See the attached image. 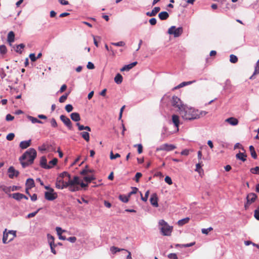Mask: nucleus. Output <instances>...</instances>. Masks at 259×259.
<instances>
[{
    "label": "nucleus",
    "instance_id": "obj_1",
    "mask_svg": "<svg viewBox=\"0 0 259 259\" xmlns=\"http://www.w3.org/2000/svg\"><path fill=\"white\" fill-rule=\"evenodd\" d=\"M36 155V151L34 148H31L26 151L19 159L22 167L25 168L32 164Z\"/></svg>",
    "mask_w": 259,
    "mask_h": 259
},
{
    "label": "nucleus",
    "instance_id": "obj_2",
    "mask_svg": "<svg viewBox=\"0 0 259 259\" xmlns=\"http://www.w3.org/2000/svg\"><path fill=\"white\" fill-rule=\"evenodd\" d=\"M180 114L185 120H194L200 117L198 110H195L194 108H189L185 106L180 111Z\"/></svg>",
    "mask_w": 259,
    "mask_h": 259
},
{
    "label": "nucleus",
    "instance_id": "obj_3",
    "mask_svg": "<svg viewBox=\"0 0 259 259\" xmlns=\"http://www.w3.org/2000/svg\"><path fill=\"white\" fill-rule=\"evenodd\" d=\"M183 32V29L182 27L176 28L175 26H171L168 30V33L174 35V37H177L180 36Z\"/></svg>",
    "mask_w": 259,
    "mask_h": 259
},
{
    "label": "nucleus",
    "instance_id": "obj_4",
    "mask_svg": "<svg viewBox=\"0 0 259 259\" xmlns=\"http://www.w3.org/2000/svg\"><path fill=\"white\" fill-rule=\"evenodd\" d=\"M171 105L176 108H178L179 111L185 106L182 104V102L180 98L177 96H173L171 100Z\"/></svg>",
    "mask_w": 259,
    "mask_h": 259
},
{
    "label": "nucleus",
    "instance_id": "obj_5",
    "mask_svg": "<svg viewBox=\"0 0 259 259\" xmlns=\"http://www.w3.org/2000/svg\"><path fill=\"white\" fill-rule=\"evenodd\" d=\"M257 198V195L254 193H249L246 196V202L244 205L245 209H247L251 204L253 203Z\"/></svg>",
    "mask_w": 259,
    "mask_h": 259
},
{
    "label": "nucleus",
    "instance_id": "obj_6",
    "mask_svg": "<svg viewBox=\"0 0 259 259\" xmlns=\"http://www.w3.org/2000/svg\"><path fill=\"white\" fill-rule=\"evenodd\" d=\"M58 195L54 192V189H51V191H46L45 192V198L49 201H53L57 198Z\"/></svg>",
    "mask_w": 259,
    "mask_h": 259
},
{
    "label": "nucleus",
    "instance_id": "obj_7",
    "mask_svg": "<svg viewBox=\"0 0 259 259\" xmlns=\"http://www.w3.org/2000/svg\"><path fill=\"white\" fill-rule=\"evenodd\" d=\"M176 147L172 144H164L157 148L156 151H170L175 149Z\"/></svg>",
    "mask_w": 259,
    "mask_h": 259
},
{
    "label": "nucleus",
    "instance_id": "obj_8",
    "mask_svg": "<svg viewBox=\"0 0 259 259\" xmlns=\"http://www.w3.org/2000/svg\"><path fill=\"white\" fill-rule=\"evenodd\" d=\"M67 181L65 182L62 178H58L56 182V187L59 189H64L67 188Z\"/></svg>",
    "mask_w": 259,
    "mask_h": 259
},
{
    "label": "nucleus",
    "instance_id": "obj_9",
    "mask_svg": "<svg viewBox=\"0 0 259 259\" xmlns=\"http://www.w3.org/2000/svg\"><path fill=\"white\" fill-rule=\"evenodd\" d=\"M48 239L49 244L51 248V252L53 254H56V251L55 249V247L57 246V245H56L54 243V237L50 234H48Z\"/></svg>",
    "mask_w": 259,
    "mask_h": 259
},
{
    "label": "nucleus",
    "instance_id": "obj_10",
    "mask_svg": "<svg viewBox=\"0 0 259 259\" xmlns=\"http://www.w3.org/2000/svg\"><path fill=\"white\" fill-rule=\"evenodd\" d=\"M61 120L69 130H71L72 127V122L70 119L64 115H61L60 116Z\"/></svg>",
    "mask_w": 259,
    "mask_h": 259
},
{
    "label": "nucleus",
    "instance_id": "obj_11",
    "mask_svg": "<svg viewBox=\"0 0 259 259\" xmlns=\"http://www.w3.org/2000/svg\"><path fill=\"white\" fill-rule=\"evenodd\" d=\"M9 177L10 179H13L14 177H17L19 175V171L16 170L15 168L11 166L8 169Z\"/></svg>",
    "mask_w": 259,
    "mask_h": 259
},
{
    "label": "nucleus",
    "instance_id": "obj_12",
    "mask_svg": "<svg viewBox=\"0 0 259 259\" xmlns=\"http://www.w3.org/2000/svg\"><path fill=\"white\" fill-rule=\"evenodd\" d=\"M160 230L164 236H169L171 232L172 227L168 225L164 227H161Z\"/></svg>",
    "mask_w": 259,
    "mask_h": 259
},
{
    "label": "nucleus",
    "instance_id": "obj_13",
    "mask_svg": "<svg viewBox=\"0 0 259 259\" xmlns=\"http://www.w3.org/2000/svg\"><path fill=\"white\" fill-rule=\"evenodd\" d=\"M40 166L45 169H50L52 166L47 164V160L45 156H42L40 160Z\"/></svg>",
    "mask_w": 259,
    "mask_h": 259
},
{
    "label": "nucleus",
    "instance_id": "obj_14",
    "mask_svg": "<svg viewBox=\"0 0 259 259\" xmlns=\"http://www.w3.org/2000/svg\"><path fill=\"white\" fill-rule=\"evenodd\" d=\"M150 201L151 204L154 207H157L158 206V197L156 193H153L151 195Z\"/></svg>",
    "mask_w": 259,
    "mask_h": 259
},
{
    "label": "nucleus",
    "instance_id": "obj_15",
    "mask_svg": "<svg viewBox=\"0 0 259 259\" xmlns=\"http://www.w3.org/2000/svg\"><path fill=\"white\" fill-rule=\"evenodd\" d=\"M11 47L14 49V50L16 52L19 54H21L22 53L23 50L25 47V45L23 44H20L17 45H12V46Z\"/></svg>",
    "mask_w": 259,
    "mask_h": 259
},
{
    "label": "nucleus",
    "instance_id": "obj_16",
    "mask_svg": "<svg viewBox=\"0 0 259 259\" xmlns=\"http://www.w3.org/2000/svg\"><path fill=\"white\" fill-rule=\"evenodd\" d=\"M67 188H68V190L72 192H76L79 191L80 190V187L79 185L76 184H69V182H67Z\"/></svg>",
    "mask_w": 259,
    "mask_h": 259
},
{
    "label": "nucleus",
    "instance_id": "obj_17",
    "mask_svg": "<svg viewBox=\"0 0 259 259\" xmlns=\"http://www.w3.org/2000/svg\"><path fill=\"white\" fill-rule=\"evenodd\" d=\"M31 140L27 141H23L20 143L19 147L22 149H25L29 147L31 145Z\"/></svg>",
    "mask_w": 259,
    "mask_h": 259
},
{
    "label": "nucleus",
    "instance_id": "obj_18",
    "mask_svg": "<svg viewBox=\"0 0 259 259\" xmlns=\"http://www.w3.org/2000/svg\"><path fill=\"white\" fill-rule=\"evenodd\" d=\"M15 40V33L13 31H11L8 33L7 36V41L10 46H12V43Z\"/></svg>",
    "mask_w": 259,
    "mask_h": 259
},
{
    "label": "nucleus",
    "instance_id": "obj_19",
    "mask_svg": "<svg viewBox=\"0 0 259 259\" xmlns=\"http://www.w3.org/2000/svg\"><path fill=\"white\" fill-rule=\"evenodd\" d=\"M137 64V62H134L127 65H124L122 68L120 69L121 71H129L130 69L133 68Z\"/></svg>",
    "mask_w": 259,
    "mask_h": 259
},
{
    "label": "nucleus",
    "instance_id": "obj_20",
    "mask_svg": "<svg viewBox=\"0 0 259 259\" xmlns=\"http://www.w3.org/2000/svg\"><path fill=\"white\" fill-rule=\"evenodd\" d=\"M172 122L175 126L177 127V131H179V126L180 124L179 117L177 115L174 114L172 115Z\"/></svg>",
    "mask_w": 259,
    "mask_h": 259
},
{
    "label": "nucleus",
    "instance_id": "obj_21",
    "mask_svg": "<svg viewBox=\"0 0 259 259\" xmlns=\"http://www.w3.org/2000/svg\"><path fill=\"white\" fill-rule=\"evenodd\" d=\"M160 8L159 7H155L151 12H147L146 14L149 17L155 16L159 12Z\"/></svg>",
    "mask_w": 259,
    "mask_h": 259
},
{
    "label": "nucleus",
    "instance_id": "obj_22",
    "mask_svg": "<svg viewBox=\"0 0 259 259\" xmlns=\"http://www.w3.org/2000/svg\"><path fill=\"white\" fill-rule=\"evenodd\" d=\"M225 121L231 124V125L235 126L238 124V120L235 117H229L225 120Z\"/></svg>",
    "mask_w": 259,
    "mask_h": 259
},
{
    "label": "nucleus",
    "instance_id": "obj_23",
    "mask_svg": "<svg viewBox=\"0 0 259 259\" xmlns=\"http://www.w3.org/2000/svg\"><path fill=\"white\" fill-rule=\"evenodd\" d=\"M80 181L79 178L78 176H74L72 179L71 178L69 179L67 182H69L70 185L76 184L79 185Z\"/></svg>",
    "mask_w": 259,
    "mask_h": 259
},
{
    "label": "nucleus",
    "instance_id": "obj_24",
    "mask_svg": "<svg viewBox=\"0 0 259 259\" xmlns=\"http://www.w3.org/2000/svg\"><path fill=\"white\" fill-rule=\"evenodd\" d=\"M195 82H196L195 80H193L189 81H184V82H181L180 84H179L177 87H176L174 89H180L181 88H183V87H184L185 86L191 84L192 83H194Z\"/></svg>",
    "mask_w": 259,
    "mask_h": 259
},
{
    "label": "nucleus",
    "instance_id": "obj_25",
    "mask_svg": "<svg viewBox=\"0 0 259 259\" xmlns=\"http://www.w3.org/2000/svg\"><path fill=\"white\" fill-rule=\"evenodd\" d=\"M247 155L245 153L239 152L236 155L237 159H239L243 162L246 160Z\"/></svg>",
    "mask_w": 259,
    "mask_h": 259
},
{
    "label": "nucleus",
    "instance_id": "obj_26",
    "mask_svg": "<svg viewBox=\"0 0 259 259\" xmlns=\"http://www.w3.org/2000/svg\"><path fill=\"white\" fill-rule=\"evenodd\" d=\"M25 185L28 189H31L35 186V183L34 180L31 178H28L27 179Z\"/></svg>",
    "mask_w": 259,
    "mask_h": 259
},
{
    "label": "nucleus",
    "instance_id": "obj_27",
    "mask_svg": "<svg viewBox=\"0 0 259 259\" xmlns=\"http://www.w3.org/2000/svg\"><path fill=\"white\" fill-rule=\"evenodd\" d=\"M71 119L76 122H78L80 120V116L78 113L73 112L70 114Z\"/></svg>",
    "mask_w": 259,
    "mask_h": 259
},
{
    "label": "nucleus",
    "instance_id": "obj_28",
    "mask_svg": "<svg viewBox=\"0 0 259 259\" xmlns=\"http://www.w3.org/2000/svg\"><path fill=\"white\" fill-rule=\"evenodd\" d=\"M158 17L160 20H166L168 18L169 14L166 11H162V12H161L160 13H159Z\"/></svg>",
    "mask_w": 259,
    "mask_h": 259
},
{
    "label": "nucleus",
    "instance_id": "obj_29",
    "mask_svg": "<svg viewBox=\"0 0 259 259\" xmlns=\"http://www.w3.org/2000/svg\"><path fill=\"white\" fill-rule=\"evenodd\" d=\"M27 118L32 123H40V124H42L43 123V122L42 121L38 119L37 118H36L35 117L31 116L30 115H28L27 116Z\"/></svg>",
    "mask_w": 259,
    "mask_h": 259
},
{
    "label": "nucleus",
    "instance_id": "obj_30",
    "mask_svg": "<svg viewBox=\"0 0 259 259\" xmlns=\"http://www.w3.org/2000/svg\"><path fill=\"white\" fill-rule=\"evenodd\" d=\"M123 80V77L120 73H117L114 77V81L118 84H120Z\"/></svg>",
    "mask_w": 259,
    "mask_h": 259
},
{
    "label": "nucleus",
    "instance_id": "obj_31",
    "mask_svg": "<svg viewBox=\"0 0 259 259\" xmlns=\"http://www.w3.org/2000/svg\"><path fill=\"white\" fill-rule=\"evenodd\" d=\"M81 137L87 142L90 141V134L88 132H82L80 133Z\"/></svg>",
    "mask_w": 259,
    "mask_h": 259
},
{
    "label": "nucleus",
    "instance_id": "obj_32",
    "mask_svg": "<svg viewBox=\"0 0 259 259\" xmlns=\"http://www.w3.org/2000/svg\"><path fill=\"white\" fill-rule=\"evenodd\" d=\"M190 221V218L188 217L181 219L178 222V225L179 226H182L186 224H187Z\"/></svg>",
    "mask_w": 259,
    "mask_h": 259
},
{
    "label": "nucleus",
    "instance_id": "obj_33",
    "mask_svg": "<svg viewBox=\"0 0 259 259\" xmlns=\"http://www.w3.org/2000/svg\"><path fill=\"white\" fill-rule=\"evenodd\" d=\"M249 150L250 152V154H251V157L253 159H256L257 155L256 153V152L255 151V149H254V147L252 145H250L249 146Z\"/></svg>",
    "mask_w": 259,
    "mask_h": 259
},
{
    "label": "nucleus",
    "instance_id": "obj_34",
    "mask_svg": "<svg viewBox=\"0 0 259 259\" xmlns=\"http://www.w3.org/2000/svg\"><path fill=\"white\" fill-rule=\"evenodd\" d=\"M8 235H9V233H8V232H7V229H6L3 233V243L7 244L10 242V241H9V240L8 241Z\"/></svg>",
    "mask_w": 259,
    "mask_h": 259
},
{
    "label": "nucleus",
    "instance_id": "obj_35",
    "mask_svg": "<svg viewBox=\"0 0 259 259\" xmlns=\"http://www.w3.org/2000/svg\"><path fill=\"white\" fill-rule=\"evenodd\" d=\"M202 161H199V162L196 164L195 171H197L199 173H200L201 171H203V169H202Z\"/></svg>",
    "mask_w": 259,
    "mask_h": 259
},
{
    "label": "nucleus",
    "instance_id": "obj_36",
    "mask_svg": "<svg viewBox=\"0 0 259 259\" xmlns=\"http://www.w3.org/2000/svg\"><path fill=\"white\" fill-rule=\"evenodd\" d=\"M129 198L128 195L121 194L119 196V200L124 203H127L129 200Z\"/></svg>",
    "mask_w": 259,
    "mask_h": 259
},
{
    "label": "nucleus",
    "instance_id": "obj_37",
    "mask_svg": "<svg viewBox=\"0 0 259 259\" xmlns=\"http://www.w3.org/2000/svg\"><path fill=\"white\" fill-rule=\"evenodd\" d=\"M12 197L17 201H20L22 199V193H15L12 194Z\"/></svg>",
    "mask_w": 259,
    "mask_h": 259
},
{
    "label": "nucleus",
    "instance_id": "obj_38",
    "mask_svg": "<svg viewBox=\"0 0 259 259\" xmlns=\"http://www.w3.org/2000/svg\"><path fill=\"white\" fill-rule=\"evenodd\" d=\"M94 171V170L91 169H88V166H85V168L82 169L80 172V174L81 175H85L88 173H92Z\"/></svg>",
    "mask_w": 259,
    "mask_h": 259
},
{
    "label": "nucleus",
    "instance_id": "obj_39",
    "mask_svg": "<svg viewBox=\"0 0 259 259\" xmlns=\"http://www.w3.org/2000/svg\"><path fill=\"white\" fill-rule=\"evenodd\" d=\"M95 177L94 176H85L84 178H83V180L84 181H85L86 182H87V183H91L93 180H95Z\"/></svg>",
    "mask_w": 259,
    "mask_h": 259
},
{
    "label": "nucleus",
    "instance_id": "obj_40",
    "mask_svg": "<svg viewBox=\"0 0 259 259\" xmlns=\"http://www.w3.org/2000/svg\"><path fill=\"white\" fill-rule=\"evenodd\" d=\"M7 52V49L5 45H2L0 46V54L2 55H5Z\"/></svg>",
    "mask_w": 259,
    "mask_h": 259
},
{
    "label": "nucleus",
    "instance_id": "obj_41",
    "mask_svg": "<svg viewBox=\"0 0 259 259\" xmlns=\"http://www.w3.org/2000/svg\"><path fill=\"white\" fill-rule=\"evenodd\" d=\"M230 61L232 63H236L238 61L237 57L233 54H231L230 56Z\"/></svg>",
    "mask_w": 259,
    "mask_h": 259
},
{
    "label": "nucleus",
    "instance_id": "obj_42",
    "mask_svg": "<svg viewBox=\"0 0 259 259\" xmlns=\"http://www.w3.org/2000/svg\"><path fill=\"white\" fill-rule=\"evenodd\" d=\"M69 94V92L68 93H66L65 94L61 96L59 99V101L60 103H63L67 99L68 96Z\"/></svg>",
    "mask_w": 259,
    "mask_h": 259
},
{
    "label": "nucleus",
    "instance_id": "obj_43",
    "mask_svg": "<svg viewBox=\"0 0 259 259\" xmlns=\"http://www.w3.org/2000/svg\"><path fill=\"white\" fill-rule=\"evenodd\" d=\"M8 232L9 234L12 235V238H10V239L9 240V241H11L14 239L15 237H16V231L9 230Z\"/></svg>",
    "mask_w": 259,
    "mask_h": 259
},
{
    "label": "nucleus",
    "instance_id": "obj_44",
    "mask_svg": "<svg viewBox=\"0 0 259 259\" xmlns=\"http://www.w3.org/2000/svg\"><path fill=\"white\" fill-rule=\"evenodd\" d=\"M48 146H47V144L44 143L41 146H39L38 149L41 152L45 151L48 150Z\"/></svg>",
    "mask_w": 259,
    "mask_h": 259
},
{
    "label": "nucleus",
    "instance_id": "obj_45",
    "mask_svg": "<svg viewBox=\"0 0 259 259\" xmlns=\"http://www.w3.org/2000/svg\"><path fill=\"white\" fill-rule=\"evenodd\" d=\"M111 45L116 47H123L125 46V44L124 41H120L117 42H111Z\"/></svg>",
    "mask_w": 259,
    "mask_h": 259
},
{
    "label": "nucleus",
    "instance_id": "obj_46",
    "mask_svg": "<svg viewBox=\"0 0 259 259\" xmlns=\"http://www.w3.org/2000/svg\"><path fill=\"white\" fill-rule=\"evenodd\" d=\"M141 194V199L143 201H145L146 202L147 199H148V196H149V191L148 190L146 192L145 194V196L143 197V195H142V194L141 193H140Z\"/></svg>",
    "mask_w": 259,
    "mask_h": 259
},
{
    "label": "nucleus",
    "instance_id": "obj_47",
    "mask_svg": "<svg viewBox=\"0 0 259 259\" xmlns=\"http://www.w3.org/2000/svg\"><path fill=\"white\" fill-rule=\"evenodd\" d=\"M40 208H38L36 211L29 213L26 217V218L29 219L32 217H34L36 215V214L38 213V212L40 210Z\"/></svg>",
    "mask_w": 259,
    "mask_h": 259
},
{
    "label": "nucleus",
    "instance_id": "obj_48",
    "mask_svg": "<svg viewBox=\"0 0 259 259\" xmlns=\"http://www.w3.org/2000/svg\"><path fill=\"white\" fill-rule=\"evenodd\" d=\"M120 157V155L119 153H116L114 154L112 151L110 152V158L111 159H115L116 158H118Z\"/></svg>",
    "mask_w": 259,
    "mask_h": 259
},
{
    "label": "nucleus",
    "instance_id": "obj_49",
    "mask_svg": "<svg viewBox=\"0 0 259 259\" xmlns=\"http://www.w3.org/2000/svg\"><path fill=\"white\" fill-rule=\"evenodd\" d=\"M70 175L67 171H63L59 175V177L63 179L65 177H67L68 179L70 178Z\"/></svg>",
    "mask_w": 259,
    "mask_h": 259
},
{
    "label": "nucleus",
    "instance_id": "obj_50",
    "mask_svg": "<svg viewBox=\"0 0 259 259\" xmlns=\"http://www.w3.org/2000/svg\"><path fill=\"white\" fill-rule=\"evenodd\" d=\"M58 161V159L56 158H53L52 160L49 161V163L48 165H50L52 166V168L57 164Z\"/></svg>",
    "mask_w": 259,
    "mask_h": 259
},
{
    "label": "nucleus",
    "instance_id": "obj_51",
    "mask_svg": "<svg viewBox=\"0 0 259 259\" xmlns=\"http://www.w3.org/2000/svg\"><path fill=\"white\" fill-rule=\"evenodd\" d=\"M50 123H51V126L53 127L56 128L58 126V124L57 123V121L54 118H52V119H51Z\"/></svg>",
    "mask_w": 259,
    "mask_h": 259
},
{
    "label": "nucleus",
    "instance_id": "obj_52",
    "mask_svg": "<svg viewBox=\"0 0 259 259\" xmlns=\"http://www.w3.org/2000/svg\"><path fill=\"white\" fill-rule=\"evenodd\" d=\"M132 191L128 193L127 195L129 197H130L132 195L136 194L138 191V189L137 187H132Z\"/></svg>",
    "mask_w": 259,
    "mask_h": 259
},
{
    "label": "nucleus",
    "instance_id": "obj_53",
    "mask_svg": "<svg viewBox=\"0 0 259 259\" xmlns=\"http://www.w3.org/2000/svg\"><path fill=\"white\" fill-rule=\"evenodd\" d=\"M250 172L253 174L259 175V166H256L250 169Z\"/></svg>",
    "mask_w": 259,
    "mask_h": 259
},
{
    "label": "nucleus",
    "instance_id": "obj_54",
    "mask_svg": "<svg viewBox=\"0 0 259 259\" xmlns=\"http://www.w3.org/2000/svg\"><path fill=\"white\" fill-rule=\"evenodd\" d=\"M259 73V60L256 63V65L253 72V75Z\"/></svg>",
    "mask_w": 259,
    "mask_h": 259
},
{
    "label": "nucleus",
    "instance_id": "obj_55",
    "mask_svg": "<svg viewBox=\"0 0 259 259\" xmlns=\"http://www.w3.org/2000/svg\"><path fill=\"white\" fill-rule=\"evenodd\" d=\"M122 249H120L117 247L112 246L110 248V250L113 253H115L117 252L120 251Z\"/></svg>",
    "mask_w": 259,
    "mask_h": 259
},
{
    "label": "nucleus",
    "instance_id": "obj_56",
    "mask_svg": "<svg viewBox=\"0 0 259 259\" xmlns=\"http://www.w3.org/2000/svg\"><path fill=\"white\" fill-rule=\"evenodd\" d=\"M212 227H209L207 229H205V228H203V229H202L201 230V232L203 234H208V232L211 230H212Z\"/></svg>",
    "mask_w": 259,
    "mask_h": 259
},
{
    "label": "nucleus",
    "instance_id": "obj_57",
    "mask_svg": "<svg viewBox=\"0 0 259 259\" xmlns=\"http://www.w3.org/2000/svg\"><path fill=\"white\" fill-rule=\"evenodd\" d=\"M105 48L107 51H110L111 52L112 55H113V56L115 55V54L116 53V51L113 50V49H112V47H109L106 44L105 46Z\"/></svg>",
    "mask_w": 259,
    "mask_h": 259
},
{
    "label": "nucleus",
    "instance_id": "obj_58",
    "mask_svg": "<svg viewBox=\"0 0 259 259\" xmlns=\"http://www.w3.org/2000/svg\"><path fill=\"white\" fill-rule=\"evenodd\" d=\"M14 137H15V135H14V133H11L9 134L7 136V137H6V139H7V140H8V141H12V140H13L14 139Z\"/></svg>",
    "mask_w": 259,
    "mask_h": 259
},
{
    "label": "nucleus",
    "instance_id": "obj_59",
    "mask_svg": "<svg viewBox=\"0 0 259 259\" xmlns=\"http://www.w3.org/2000/svg\"><path fill=\"white\" fill-rule=\"evenodd\" d=\"M142 176V174L141 173V172H137L136 175H135V178H134V180L136 182H138L139 181V179Z\"/></svg>",
    "mask_w": 259,
    "mask_h": 259
},
{
    "label": "nucleus",
    "instance_id": "obj_60",
    "mask_svg": "<svg viewBox=\"0 0 259 259\" xmlns=\"http://www.w3.org/2000/svg\"><path fill=\"white\" fill-rule=\"evenodd\" d=\"M254 217L257 220L259 221V206L254 210Z\"/></svg>",
    "mask_w": 259,
    "mask_h": 259
},
{
    "label": "nucleus",
    "instance_id": "obj_61",
    "mask_svg": "<svg viewBox=\"0 0 259 259\" xmlns=\"http://www.w3.org/2000/svg\"><path fill=\"white\" fill-rule=\"evenodd\" d=\"M65 108L67 112H70L73 109V106L71 104L66 105Z\"/></svg>",
    "mask_w": 259,
    "mask_h": 259
},
{
    "label": "nucleus",
    "instance_id": "obj_62",
    "mask_svg": "<svg viewBox=\"0 0 259 259\" xmlns=\"http://www.w3.org/2000/svg\"><path fill=\"white\" fill-rule=\"evenodd\" d=\"M168 257L169 259H178L177 254L175 253H171L168 255Z\"/></svg>",
    "mask_w": 259,
    "mask_h": 259
},
{
    "label": "nucleus",
    "instance_id": "obj_63",
    "mask_svg": "<svg viewBox=\"0 0 259 259\" xmlns=\"http://www.w3.org/2000/svg\"><path fill=\"white\" fill-rule=\"evenodd\" d=\"M165 182L167 183L168 185H171L172 183L171 179L169 176H166L164 179Z\"/></svg>",
    "mask_w": 259,
    "mask_h": 259
},
{
    "label": "nucleus",
    "instance_id": "obj_64",
    "mask_svg": "<svg viewBox=\"0 0 259 259\" xmlns=\"http://www.w3.org/2000/svg\"><path fill=\"white\" fill-rule=\"evenodd\" d=\"M29 58L32 62H35L37 59L34 53H31L29 55Z\"/></svg>",
    "mask_w": 259,
    "mask_h": 259
}]
</instances>
